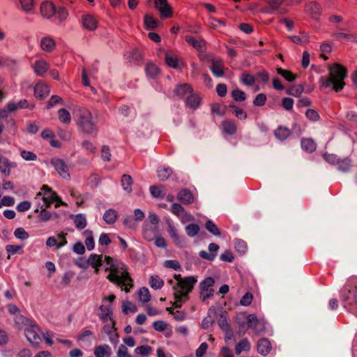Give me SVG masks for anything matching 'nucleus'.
I'll use <instances>...</instances> for the list:
<instances>
[{"mask_svg":"<svg viewBox=\"0 0 357 357\" xmlns=\"http://www.w3.org/2000/svg\"><path fill=\"white\" fill-rule=\"evenodd\" d=\"M257 351L262 355L267 354L271 349V342L267 339H261L257 343Z\"/></svg>","mask_w":357,"mask_h":357,"instance_id":"obj_30","label":"nucleus"},{"mask_svg":"<svg viewBox=\"0 0 357 357\" xmlns=\"http://www.w3.org/2000/svg\"><path fill=\"white\" fill-rule=\"evenodd\" d=\"M192 92L193 89L191 85L186 83L177 85L174 89L175 94L180 98L188 96Z\"/></svg>","mask_w":357,"mask_h":357,"instance_id":"obj_25","label":"nucleus"},{"mask_svg":"<svg viewBox=\"0 0 357 357\" xmlns=\"http://www.w3.org/2000/svg\"><path fill=\"white\" fill-rule=\"evenodd\" d=\"M305 10L312 17H318L321 13V7L316 2H310L307 4Z\"/></svg>","mask_w":357,"mask_h":357,"instance_id":"obj_33","label":"nucleus"},{"mask_svg":"<svg viewBox=\"0 0 357 357\" xmlns=\"http://www.w3.org/2000/svg\"><path fill=\"white\" fill-rule=\"evenodd\" d=\"M144 23L145 29L147 30L155 29L159 25V21L149 14L144 15Z\"/></svg>","mask_w":357,"mask_h":357,"instance_id":"obj_31","label":"nucleus"},{"mask_svg":"<svg viewBox=\"0 0 357 357\" xmlns=\"http://www.w3.org/2000/svg\"><path fill=\"white\" fill-rule=\"evenodd\" d=\"M208 26L214 29H218L225 26L223 21L211 17L208 20Z\"/></svg>","mask_w":357,"mask_h":357,"instance_id":"obj_59","label":"nucleus"},{"mask_svg":"<svg viewBox=\"0 0 357 357\" xmlns=\"http://www.w3.org/2000/svg\"><path fill=\"white\" fill-rule=\"evenodd\" d=\"M223 131L228 135H234L237 130V127L234 121L226 120L222 122Z\"/></svg>","mask_w":357,"mask_h":357,"instance_id":"obj_37","label":"nucleus"},{"mask_svg":"<svg viewBox=\"0 0 357 357\" xmlns=\"http://www.w3.org/2000/svg\"><path fill=\"white\" fill-rule=\"evenodd\" d=\"M170 210L173 214L178 217H179L185 211L184 207L178 203H174L171 206Z\"/></svg>","mask_w":357,"mask_h":357,"instance_id":"obj_57","label":"nucleus"},{"mask_svg":"<svg viewBox=\"0 0 357 357\" xmlns=\"http://www.w3.org/2000/svg\"><path fill=\"white\" fill-rule=\"evenodd\" d=\"M267 3L270 4L274 10L278 9L280 6H282L280 10V13H285L287 12V9L285 7L292 5L294 1L293 0H268Z\"/></svg>","mask_w":357,"mask_h":357,"instance_id":"obj_19","label":"nucleus"},{"mask_svg":"<svg viewBox=\"0 0 357 357\" xmlns=\"http://www.w3.org/2000/svg\"><path fill=\"white\" fill-rule=\"evenodd\" d=\"M248 326L254 330L256 333H259L265 330V321L263 319H258L255 314H249L247 317Z\"/></svg>","mask_w":357,"mask_h":357,"instance_id":"obj_11","label":"nucleus"},{"mask_svg":"<svg viewBox=\"0 0 357 357\" xmlns=\"http://www.w3.org/2000/svg\"><path fill=\"white\" fill-rule=\"evenodd\" d=\"M99 318L108 326L114 328L115 321L112 319V308L110 305H101L99 307Z\"/></svg>","mask_w":357,"mask_h":357,"instance_id":"obj_10","label":"nucleus"},{"mask_svg":"<svg viewBox=\"0 0 357 357\" xmlns=\"http://www.w3.org/2000/svg\"><path fill=\"white\" fill-rule=\"evenodd\" d=\"M121 183L123 188L128 192L131 191V185L132 183V180L130 176L124 174L122 176Z\"/></svg>","mask_w":357,"mask_h":357,"instance_id":"obj_55","label":"nucleus"},{"mask_svg":"<svg viewBox=\"0 0 357 357\" xmlns=\"http://www.w3.org/2000/svg\"><path fill=\"white\" fill-rule=\"evenodd\" d=\"M177 199L184 205H190L195 202V195L188 189L182 188L177 193Z\"/></svg>","mask_w":357,"mask_h":357,"instance_id":"obj_14","label":"nucleus"},{"mask_svg":"<svg viewBox=\"0 0 357 357\" xmlns=\"http://www.w3.org/2000/svg\"><path fill=\"white\" fill-rule=\"evenodd\" d=\"M234 109L233 113L234 115L239 119H246L248 116L247 113L241 108H239L236 106L232 105L230 106Z\"/></svg>","mask_w":357,"mask_h":357,"instance_id":"obj_63","label":"nucleus"},{"mask_svg":"<svg viewBox=\"0 0 357 357\" xmlns=\"http://www.w3.org/2000/svg\"><path fill=\"white\" fill-rule=\"evenodd\" d=\"M77 124L82 130L88 134L96 130L91 112L85 108H80L77 113Z\"/></svg>","mask_w":357,"mask_h":357,"instance_id":"obj_4","label":"nucleus"},{"mask_svg":"<svg viewBox=\"0 0 357 357\" xmlns=\"http://www.w3.org/2000/svg\"><path fill=\"white\" fill-rule=\"evenodd\" d=\"M151 195L155 198H161L165 195L164 188L161 185H153L150 188Z\"/></svg>","mask_w":357,"mask_h":357,"instance_id":"obj_45","label":"nucleus"},{"mask_svg":"<svg viewBox=\"0 0 357 357\" xmlns=\"http://www.w3.org/2000/svg\"><path fill=\"white\" fill-rule=\"evenodd\" d=\"M277 72L289 82H292L296 78V76L289 70L279 68L277 69Z\"/></svg>","mask_w":357,"mask_h":357,"instance_id":"obj_48","label":"nucleus"},{"mask_svg":"<svg viewBox=\"0 0 357 357\" xmlns=\"http://www.w3.org/2000/svg\"><path fill=\"white\" fill-rule=\"evenodd\" d=\"M167 311L173 315L176 321H183L185 318V313L183 311L174 310L172 307H167Z\"/></svg>","mask_w":357,"mask_h":357,"instance_id":"obj_47","label":"nucleus"},{"mask_svg":"<svg viewBox=\"0 0 357 357\" xmlns=\"http://www.w3.org/2000/svg\"><path fill=\"white\" fill-rule=\"evenodd\" d=\"M208 348V345L206 342L202 343L195 351L196 357H203Z\"/></svg>","mask_w":357,"mask_h":357,"instance_id":"obj_64","label":"nucleus"},{"mask_svg":"<svg viewBox=\"0 0 357 357\" xmlns=\"http://www.w3.org/2000/svg\"><path fill=\"white\" fill-rule=\"evenodd\" d=\"M303 150L307 152H313L316 149V144L312 139H303L301 142Z\"/></svg>","mask_w":357,"mask_h":357,"instance_id":"obj_42","label":"nucleus"},{"mask_svg":"<svg viewBox=\"0 0 357 357\" xmlns=\"http://www.w3.org/2000/svg\"><path fill=\"white\" fill-rule=\"evenodd\" d=\"M49 86L42 82H38L34 87V96L36 98L44 99L49 96Z\"/></svg>","mask_w":357,"mask_h":357,"instance_id":"obj_22","label":"nucleus"},{"mask_svg":"<svg viewBox=\"0 0 357 357\" xmlns=\"http://www.w3.org/2000/svg\"><path fill=\"white\" fill-rule=\"evenodd\" d=\"M137 310V306L130 301H124L122 304V312L126 314L135 313Z\"/></svg>","mask_w":357,"mask_h":357,"instance_id":"obj_43","label":"nucleus"},{"mask_svg":"<svg viewBox=\"0 0 357 357\" xmlns=\"http://www.w3.org/2000/svg\"><path fill=\"white\" fill-rule=\"evenodd\" d=\"M14 236L20 240H25L29 237V234L24 228L19 227L14 231Z\"/></svg>","mask_w":357,"mask_h":357,"instance_id":"obj_58","label":"nucleus"},{"mask_svg":"<svg viewBox=\"0 0 357 357\" xmlns=\"http://www.w3.org/2000/svg\"><path fill=\"white\" fill-rule=\"evenodd\" d=\"M96 357H109L112 354L111 347L108 344H100L94 348Z\"/></svg>","mask_w":357,"mask_h":357,"instance_id":"obj_26","label":"nucleus"},{"mask_svg":"<svg viewBox=\"0 0 357 357\" xmlns=\"http://www.w3.org/2000/svg\"><path fill=\"white\" fill-rule=\"evenodd\" d=\"M56 46L55 41L50 37H44L41 39L40 47L46 52H52Z\"/></svg>","mask_w":357,"mask_h":357,"instance_id":"obj_32","label":"nucleus"},{"mask_svg":"<svg viewBox=\"0 0 357 357\" xmlns=\"http://www.w3.org/2000/svg\"><path fill=\"white\" fill-rule=\"evenodd\" d=\"M117 216V213L115 210L109 209L105 213L103 219L107 224H113L116 222Z\"/></svg>","mask_w":357,"mask_h":357,"instance_id":"obj_41","label":"nucleus"},{"mask_svg":"<svg viewBox=\"0 0 357 357\" xmlns=\"http://www.w3.org/2000/svg\"><path fill=\"white\" fill-rule=\"evenodd\" d=\"M152 351V347L149 345L138 346L135 349V352L137 355L142 356H149Z\"/></svg>","mask_w":357,"mask_h":357,"instance_id":"obj_44","label":"nucleus"},{"mask_svg":"<svg viewBox=\"0 0 357 357\" xmlns=\"http://www.w3.org/2000/svg\"><path fill=\"white\" fill-rule=\"evenodd\" d=\"M56 172L63 178L69 177V169L66 162L60 158H52L50 161Z\"/></svg>","mask_w":357,"mask_h":357,"instance_id":"obj_15","label":"nucleus"},{"mask_svg":"<svg viewBox=\"0 0 357 357\" xmlns=\"http://www.w3.org/2000/svg\"><path fill=\"white\" fill-rule=\"evenodd\" d=\"M164 280L158 275H151L149 284L152 289H160L164 286Z\"/></svg>","mask_w":357,"mask_h":357,"instance_id":"obj_36","label":"nucleus"},{"mask_svg":"<svg viewBox=\"0 0 357 357\" xmlns=\"http://www.w3.org/2000/svg\"><path fill=\"white\" fill-rule=\"evenodd\" d=\"M206 228L213 235L220 236V231L218 227L211 220L206 222Z\"/></svg>","mask_w":357,"mask_h":357,"instance_id":"obj_61","label":"nucleus"},{"mask_svg":"<svg viewBox=\"0 0 357 357\" xmlns=\"http://www.w3.org/2000/svg\"><path fill=\"white\" fill-rule=\"evenodd\" d=\"M165 63L170 68H178L183 65V62L178 59L177 55L174 52L166 50L165 52Z\"/></svg>","mask_w":357,"mask_h":357,"instance_id":"obj_16","label":"nucleus"},{"mask_svg":"<svg viewBox=\"0 0 357 357\" xmlns=\"http://www.w3.org/2000/svg\"><path fill=\"white\" fill-rule=\"evenodd\" d=\"M73 222L75 227L79 229H84L86 225V219L82 214H78L73 217Z\"/></svg>","mask_w":357,"mask_h":357,"instance_id":"obj_39","label":"nucleus"},{"mask_svg":"<svg viewBox=\"0 0 357 357\" xmlns=\"http://www.w3.org/2000/svg\"><path fill=\"white\" fill-rule=\"evenodd\" d=\"M199 227L197 224H190L186 227V232L190 236H195L198 234Z\"/></svg>","mask_w":357,"mask_h":357,"instance_id":"obj_62","label":"nucleus"},{"mask_svg":"<svg viewBox=\"0 0 357 357\" xmlns=\"http://www.w3.org/2000/svg\"><path fill=\"white\" fill-rule=\"evenodd\" d=\"M164 266L175 271L181 270L180 263L177 260H167L164 262Z\"/></svg>","mask_w":357,"mask_h":357,"instance_id":"obj_60","label":"nucleus"},{"mask_svg":"<svg viewBox=\"0 0 357 357\" xmlns=\"http://www.w3.org/2000/svg\"><path fill=\"white\" fill-rule=\"evenodd\" d=\"M197 279L194 277L184 278L183 282L176 283L174 286V301L172 305L174 308L181 307L182 305L188 299V294L193 289L197 282Z\"/></svg>","mask_w":357,"mask_h":357,"instance_id":"obj_3","label":"nucleus"},{"mask_svg":"<svg viewBox=\"0 0 357 357\" xmlns=\"http://www.w3.org/2000/svg\"><path fill=\"white\" fill-rule=\"evenodd\" d=\"M202 98L200 96L198 93L193 92L187 96L185 100L187 107L194 110L200 106Z\"/></svg>","mask_w":357,"mask_h":357,"instance_id":"obj_24","label":"nucleus"},{"mask_svg":"<svg viewBox=\"0 0 357 357\" xmlns=\"http://www.w3.org/2000/svg\"><path fill=\"white\" fill-rule=\"evenodd\" d=\"M251 349V344L247 338L240 340L235 346V352L239 355L243 351H249Z\"/></svg>","mask_w":357,"mask_h":357,"instance_id":"obj_29","label":"nucleus"},{"mask_svg":"<svg viewBox=\"0 0 357 357\" xmlns=\"http://www.w3.org/2000/svg\"><path fill=\"white\" fill-rule=\"evenodd\" d=\"M185 40L187 43L192 46L197 51L204 52L206 50V42L199 37H195L192 35H186Z\"/></svg>","mask_w":357,"mask_h":357,"instance_id":"obj_13","label":"nucleus"},{"mask_svg":"<svg viewBox=\"0 0 357 357\" xmlns=\"http://www.w3.org/2000/svg\"><path fill=\"white\" fill-rule=\"evenodd\" d=\"M8 253L10 255L22 254L23 247L17 245H8L6 248Z\"/></svg>","mask_w":357,"mask_h":357,"instance_id":"obj_50","label":"nucleus"},{"mask_svg":"<svg viewBox=\"0 0 357 357\" xmlns=\"http://www.w3.org/2000/svg\"><path fill=\"white\" fill-rule=\"evenodd\" d=\"M116 357H132V355L126 345L121 344L116 351Z\"/></svg>","mask_w":357,"mask_h":357,"instance_id":"obj_56","label":"nucleus"},{"mask_svg":"<svg viewBox=\"0 0 357 357\" xmlns=\"http://www.w3.org/2000/svg\"><path fill=\"white\" fill-rule=\"evenodd\" d=\"M86 264H77L79 266L86 268L87 265L91 266L96 273H98L100 268L102 265V256L97 254H91L89 255Z\"/></svg>","mask_w":357,"mask_h":357,"instance_id":"obj_12","label":"nucleus"},{"mask_svg":"<svg viewBox=\"0 0 357 357\" xmlns=\"http://www.w3.org/2000/svg\"><path fill=\"white\" fill-rule=\"evenodd\" d=\"M20 155L25 160L34 161L37 160V155L32 151L22 150Z\"/></svg>","mask_w":357,"mask_h":357,"instance_id":"obj_53","label":"nucleus"},{"mask_svg":"<svg viewBox=\"0 0 357 357\" xmlns=\"http://www.w3.org/2000/svg\"><path fill=\"white\" fill-rule=\"evenodd\" d=\"M139 301L142 303H146L151 301V295L146 287H142L137 292Z\"/></svg>","mask_w":357,"mask_h":357,"instance_id":"obj_35","label":"nucleus"},{"mask_svg":"<svg viewBox=\"0 0 357 357\" xmlns=\"http://www.w3.org/2000/svg\"><path fill=\"white\" fill-rule=\"evenodd\" d=\"M145 71L147 76L153 79L157 78L160 74L159 67L153 63H148L146 65Z\"/></svg>","mask_w":357,"mask_h":357,"instance_id":"obj_27","label":"nucleus"},{"mask_svg":"<svg viewBox=\"0 0 357 357\" xmlns=\"http://www.w3.org/2000/svg\"><path fill=\"white\" fill-rule=\"evenodd\" d=\"M328 70L329 76L321 77L320 79L321 87L332 86L333 90L335 91H341L345 85L344 79L347 77V68L339 63H335L328 68Z\"/></svg>","mask_w":357,"mask_h":357,"instance_id":"obj_2","label":"nucleus"},{"mask_svg":"<svg viewBox=\"0 0 357 357\" xmlns=\"http://www.w3.org/2000/svg\"><path fill=\"white\" fill-rule=\"evenodd\" d=\"M231 96L236 102H242L246 99L245 93L240 89L234 90L231 92Z\"/></svg>","mask_w":357,"mask_h":357,"instance_id":"obj_51","label":"nucleus"},{"mask_svg":"<svg viewBox=\"0 0 357 357\" xmlns=\"http://www.w3.org/2000/svg\"><path fill=\"white\" fill-rule=\"evenodd\" d=\"M254 296L252 293L246 292L240 300V304L243 306H249L252 301Z\"/></svg>","mask_w":357,"mask_h":357,"instance_id":"obj_52","label":"nucleus"},{"mask_svg":"<svg viewBox=\"0 0 357 357\" xmlns=\"http://www.w3.org/2000/svg\"><path fill=\"white\" fill-rule=\"evenodd\" d=\"M16 164L12 162L8 158L0 156V172L8 176L11 173V169L16 167Z\"/></svg>","mask_w":357,"mask_h":357,"instance_id":"obj_20","label":"nucleus"},{"mask_svg":"<svg viewBox=\"0 0 357 357\" xmlns=\"http://www.w3.org/2000/svg\"><path fill=\"white\" fill-rule=\"evenodd\" d=\"M41 15L45 18H50L55 14V6L51 1H44L40 7Z\"/></svg>","mask_w":357,"mask_h":357,"instance_id":"obj_21","label":"nucleus"},{"mask_svg":"<svg viewBox=\"0 0 357 357\" xmlns=\"http://www.w3.org/2000/svg\"><path fill=\"white\" fill-rule=\"evenodd\" d=\"M22 9L29 13L33 10L34 8V0H19Z\"/></svg>","mask_w":357,"mask_h":357,"instance_id":"obj_46","label":"nucleus"},{"mask_svg":"<svg viewBox=\"0 0 357 357\" xmlns=\"http://www.w3.org/2000/svg\"><path fill=\"white\" fill-rule=\"evenodd\" d=\"M214 284V280L209 277L204 280L200 284V298L203 301H205L208 298L213 295V286Z\"/></svg>","mask_w":357,"mask_h":357,"instance_id":"obj_9","label":"nucleus"},{"mask_svg":"<svg viewBox=\"0 0 357 357\" xmlns=\"http://www.w3.org/2000/svg\"><path fill=\"white\" fill-rule=\"evenodd\" d=\"M24 332L28 341L31 344L38 346L41 343L43 333L37 325L32 324H28Z\"/></svg>","mask_w":357,"mask_h":357,"instance_id":"obj_7","label":"nucleus"},{"mask_svg":"<svg viewBox=\"0 0 357 357\" xmlns=\"http://www.w3.org/2000/svg\"><path fill=\"white\" fill-rule=\"evenodd\" d=\"M154 5L161 18L169 19L173 17V8L167 0H154Z\"/></svg>","mask_w":357,"mask_h":357,"instance_id":"obj_8","label":"nucleus"},{"mask_svg":"<svg viewBox=\"0 0 357 357\" xmlns=\"http://www.w3.org/2000/svg\"><path fill=\"white\" fill-rule=\"evenodd\" d=\"M105 261L107 265L105 271L109 272L107 278L122 291L130 292L134 287V281L126 265L109 256L105 257Z\"/></svg>","mask_w":357,"mask_h":357,"instance_id":"obj_1","label":"nucleus"},{"mask_svg":"<svg viewBox=\"0 0 357 357\" xmlns=\"http://www.w3.org/2000/svg\"><path fill=\"white\" fill-rule=\"evenodd\" d=\"M200 60H206L211 63V70L214 75L217 77H222L227 69L223 64L222 60L220 58L214 57L212 55H200Z\"/></svg>","mask_w":357,"mask_h":357,"instance_id":"obj_6","label":"nucleus"},{"mask_svg":"<svg viewBox=\"0 0 357 357\" xmlns=\"http://www.w3.org/2000/svg\"><path fill=\"white\" fill-rule=\"evenodd\" d=\"M211 111L214 114L223 116L226 112V107L219 103H214L211 106Z\"/></svg>","mask_w":357,"mask_h":357,"instance_id":"obj_49","label":"nucleus"},{"mask_svg":"<svg viewBox=\"0 0 357 357\" xmlns=\"http://www.w3.org/2000/svg\"><path fill=\"white\" fill-rule=\"evenodd\" d=\"M33 68H34L35 73L38 75L43 76L47 73V71L49 68V66L45 61L38 60L35 62V63L33 65Z\"/></svg>","mask_w":357,"mask_h":357,"instance_id":"obj_28","label":"nucleus"},{"mask_svg":"<svg viewBox=\"0 0 357 357\" xmlns=\"http://www.w3.org/2000/svg\"><path fill=\"white\" fill-rule=\"evenodd\" d=\"M167 231H168L170 237L173 239V241L176 243H180L179 234H178V231L177 229L176 228V227L174 225V224L170 220L167 221Z\"/></svg>","mask_w":357,"mask_h":357,"instance_id":"obj_34","label":"nucleus"},{"mask_svg":"<svg viewBox=\"0 0 357 357\" xmlns=\"http://www.w3.org/2000/svg\"><path fill=\"white\" fill-rule=\"evenodd\" d=\"M83 27L89 31H93L98 27L97 20L90 14L84 15L81 19Z\"/></svg>","mask_w":357,"mask_h":357,"instance_id":"obj_18","label":"nucleus"},{"mask_svg":"<svg viewBox=\"0 0 357 357\" xmlns=\"http://www.w3.org/2000/svg\"><path fill=\"white\" fill-rule=\"evenodd\" d=\"M323 157L327 162L333 165H336L340 159L337 155L329 153H324Z\"/></svg>","mask_w":357,"mask_h":357,"instance_id":"obj_54","label":"nucleus"},{"mask_svg":"<svg viewBox=\"0 0 357 357\" xmlns=\"http://www.w3.org/2000/svg\"><path fill=\"white\" fill-rule=\"evenodd\" d=\"M337 169L342 172H347L351 167V160L349 158L339 159L338 162L336 164Z\"/></svg>","mask_w":357,"mask_h":357,"instance_id":"obj_38","label":"nucleus"},{"mask_svg":"<svg viewBox=\"0 0 357 357\" xmlns=\"http://www.w3.org/2000/svg\"><path fill=\"white\" fill-rule=\"evenodd\" d=\"M58 116L59 121L63 123L69 124L71 121L70 112L64 108L60 109L58 111Z\"/></svg>","mask_w":357,"mask_h":357,"instance_id":"obj_40","label":"nucleus"},{"mask_svg":"<svg viewBox=\"0 0 357 357\" xmlns=\"http://www.w3.org/2000/svg\"><path fill=\"white\" fill-rule=\"evenodd\" d=\"M158 227H153L147 222H145L142 227V236L148 241H153L157 236Z\"/></svg>","mask_w":357,"mask_h":357,"instance_id":"obj_17","label":"nucleus"},{"mask_svg":"<svg viewBox=\"0 0 357 357\" xmlns=\"http://www.w3.org/2000/svg\"><path fill=\"white\" fill-rule=\"evenodd\" d=\"M37 196L42 197V199L47 207L53 204H54V206L56 208H58L60 206H67L66 204L58 196L56 192L47 185H42L40 190L37 194Z\"/></svg>","mask_w":357,"mask_h":357,"instance_id":"obj_5","label":"nucleus"},{"mask_svg":"<svg viewBox=\"0 0 357 357\" xmlns=\"http://www.w3.org/2000/svg\"><path fill=\"white\" fill-rule=\"evenodd\" d=\"M153 328L158 332L166 331L165 335L170 337L172 335V330L169 324L163 320L155 321L153 323Z\"/></svg>","mask_w":357,"mask_h":357,"instance_id":"obj_23","label":"nucleus"}]
</instances>
